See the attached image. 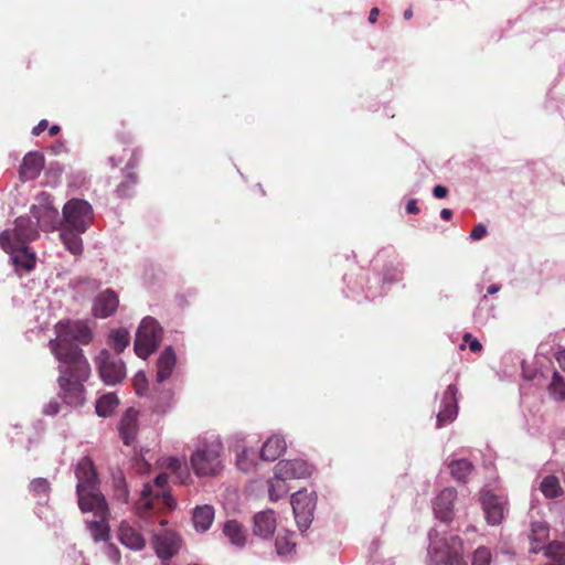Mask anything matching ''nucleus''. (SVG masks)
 <instances>
[{"instance_id": "nucleus-1", "label": "nucleus", "mask_w": 565, "mask_h": 565, "mask_svg": "<svg viewBox=\"0 0 565 565\" xmlns=\"http://www.w3.org/2000/svg\"><path fill=\"white\" fill-rule=\"evenodd\" d=\"M56 338L50 341V348L60 362L87 361L78 344L87 345L93 332L84 321H60L55 326Z\"/></svg>"}, {"instance_id": "nucleus-2", "label": "nucleus", "mask_w": 565, "mask_h": 565, "mask_svg": "<svg viewBox=\"0 0 565 565\" xmlns=\"http://www.w3.org/2000/svg\"><path fill=\"white\" fill-rule=\"evenodd\" d=\"M58 372V396L70 406L82 405L85 401L84 382L90 375L88 361L61 362Z\"/></svg>"}, {"instance_id": "nucleus-3", "label": "nucleus", "mask_w": 565, "mask_h": 565, "mask_svg": "<svg viewBox=\"0 0 565 565\" xmlns=\"http://www.w3.org/2000/svg\"><path fill=\"white\" fill-rule=\"evenodd\" d=\"M76 493L79 509H92L88 503L103 504L106 498L99 490V481L90 458H82L75 469Z\"/></svg>"}, {"instance_id": "nucleus-4", "label": "nucleus", "mask_w": 565, "mask_h": 565, "mask_svg": "<svg viewBox=\"0 0 565 565\" xmlns=\"http://www.w3.org/2000/svg\"><path fill=\"white\" fill-rule=\"evenodd\" d=\"M222 450L223 446L220 441L199 447L190 458L194 473L199 477L217 476L224 468Z\"/></svg>"}, {"instance_id": "nucleus-5", "label": "nucleus", "mask_w": 565, "mask_h": 565, "mask_svg": "<svg viewBox=\"0 0 565 565\" xmlns=\"http://www.w3.org/2000/svg\"><path fill=\"white\" fill-rule=\"evenodd\" d=\"M429 553L434 565H467L463 542L458 535L431 543Z\"/></svg>"}, {"instance_id": "nucleus-6", "label": "nucleus", "mask_w": 565, "mask_h": 565, "mask_svg": "<svg viewBox=\"0 0 565 565\" xmlns=\"http://www.w3.org/2000/svg\"><path fill=\"white\" fill-rule=\"evenodd\" d=\"M162 338V328L152 317H146L141 320L135 339V352L146 360L159 347Z\"/></svg>"}, {"instance_id": "nucleus-7", "label": "nucleus", "mask_w": 565, "mask_h": 565, "mask_svg": "<svg viewBox=\"0 0 565 565\" xmlns=\"http://www.w3.org/2000/svg\"><path fill=\"white\" fill-rule=\"evenodd\" d=\"M39 237L38 226L29 216H19L13 230H6L0 234V247L3 250H14L15 247L26 245Z\"/></svg>"}, {"instance_id": "nucleus-8", "label": "nucleus", "mask_w": 565, "mask_h": 565, "mask_svg": "<svg viewBox=\"0 0 565 565\" xmlns=\"http://www.w3.org/2000/svg\"><path fill=\"white\" fill-rule=\"evenodd\" d=\"M93 217L90 204L82 199H72L63 207L64 228L85 233Z\"/></svg>"}, {"instance_id": "nucleus-9", "label": "nucleus", "mask_w": 565, "mask_h": 565, "mask_svg": "<svg viewBox=\"0 0 565 565\" xmlns=\"http://www.w3.org/2000/svg\"><path fill=\"white\" fill-rule=\"evenodd\" d=\"M99 377L107 385H116L126 377V366L121 359H117L106 349H103L94 359Z\"/></svg>"}, {"instance_id": "nucleus-10", "label": "nucleus", "mask_w": 565, "mask_h": 565, "mask_svg": "<svg viewBox=\"0 0 565 565\" xmlns=\"http://www.w3.org/2000/svg\"><path fill=\"white\" fill-rule=\"evenodd\" d=\"M168 483V476L166 473H160L154 479V484L159 489L158 492H154L150 484H145L141 491V498L138 501L137 509L138 510H151L154 509L159 501H162V504L168 509H173L175 502L169 492L164 491V487Z\"/></svg>"}, {"instance_id": "nucleus-11", "label": "nucleus", "mask_w": 565, "mask_h": 565, "mask_svg": "<svg viewBox=\"0 0 565 565\" xmlns=\"http://www.w3.org/2000/svg\"><path fill=\"white\" fill-rule=\"evenodd\" d=\"M92 509H81L82 512H93L98 520L88 521L87 529L94 541H107L109 539V508L106 500L97 507V503H88Z\"/></svg>"}, {"instance_id": "nucleus-12", "label": "nucleus", "mask_w": 565, "mask_h": 565, "mask_svg": "<svg viewBox=\"0 0 565 565\" xmlns=\"http://www.w3.org/2000/svg\"><path fill=\"white\" fill-rule=\"evenodd\" d=\"M291 505L299 530L306 531L313 519V499L306 491H297L291 497Z\"/></svg>"}, {"instance_id": "nucleus-13", "label": "nucleus", "mask_w": 565, "mask_h": 565, "mask_svg": "<svg viewBox=\"0 0 565 565\" xmlns=\"http://www.w3.org/2000/svg\"><path fill=\"white\" fill-rule=\"evenodd\" d=\"M486 520L490 525H499L504 519V511L508 504L505 498L484 491L480 498Z\"/></svg>"}, {"instance_id": "nucleus-14", "label": "nucleus", "mask_w": 565, "mask_h": 565, "mask_svg": "<svg viewBox=\"0 0 565 565\" xmlns=\"http://www.w3.org/2000/svg\"><path fill=\"white\" fill-rule=\"evenodd\" d=\"M153 546L160 558L170 559L179 552L181 539L175 532L164 530L154 535Z\"/></svg>"}, {"instance_id": "nucleus-15", "label": "nucleus", "mask_w": 565, "mask_h": 565, "mask_svg": "<svg viewBox=\"0 0 565 565\" xmlns=\"http://www.w3.org/2000/svg\"><path fill=\"white\" fill-rule=\"evenodd\" d=\"M313 468L305 460H281L275 466L277 478L301 479L310 477Z\"/></svg>"}, {"instance_id": "nucleus-16", "label": "nucleus", "mask_w": 565, "mask_h": 565, "mask_svg": "<svg viewBox=\"0 0 565 565\" xmlns=\"http://www.w3.org/2000/svg\"><path fill=\"white\" fill-rule=\"evenodd\" d=\"M457 393L458 388L454 384L448 385L447 390L444 392L441 408L437 414V427H444L457 417Z\"/></svg>"}, {"instance_id": "nucleus-17", "label": "nucleus", "mask_w": 565, "mask_h": 565, "mask_svg": "<svg viewBox=\"0 0 565 565\" xmlns=\"http://www.w3.org/2000/svg\"><path fill=\"white\" fill-rule=\"evenodd\" d=\"M31 214L38 222L36 226L44 231L54 230L60 223L58 211L46 199L43 203L33 205Z\"/></svg>"}, {"instance_id": "nucleus-18", "label": "nucleus", "mask_w": 565, "mask_h": 565, "mask_svg": "<svg viewBox=\"0 0 565 565\" xmlns=\"http://www.w3.org/2000/svg\"><path fill=\"white\" fill-rule=\"evenodd\" d=\"M457 491L454 488H446L439 492L434 501V512L437 519L443 522H450L454 514V503Z\"/></svg>"}, {"instance_id": "nucleus-19", "label": "nucleus", "mask_w": 565, "mask_h": 565, "mask_svg": "<svg viewBox=\"0 0 565 565\" xmlns=\"http://www.w3.org/2000/svg\"><path fill=\"white\" fill-rule=\"evenodd\" d=\"M118 305L117 294L111 289H106L95 298L93 315L97 318H108L115 313Z\"/></svg>"}, {"instance_id": "nucleus-20", "label": "nucleus", "mask_w": 565, "mask_h": 565, "mask_svg": "<svg viewBox=\"0 0 565 565\" xmlns=\"http://www.w3.org/2000/svg\"><path fill=\"white\" fill-rule=\"evenodd\" d=\"M44 167V157L40 152H28L22 160L19 169L20 180L31 181L38 178Z\"/></svg>"}, {"instance_id": "nucleus-21", "label": "nucleus", "mask_w": 565, "mask_h": 565, "mask_svg": "<svg viewBox=\"0 0 565 565\" xmlns=\"http://www.w3.org/2000/svg\"><path fill=\"white\" fill-rule=\"evenodd\" d=\"M138 411L128 408L119 422V433L125 445H131L138 433Z\"/></svg>"}, {"instance_id": "nucleus-22", "label": "nucleus", "mask_w": 565, "mask_h": 565, "mask_svg": "<svg viewBox=\"0 0 565 565\" xmlns=\"http://www.w3.org/2000/svg\"><path fill=\"white\" fill-rule=\"evenodd\" d=\"M277 526L275 512L273 510L260 511L254 515V534L262 539H269Z\"/></svg>"}, {"instance_id": "nucleus-23", "label": "nucleus", "mask_w": 565, "mask_h": 565, "mask_svg": "<svg viewBox=\"0 0 565 565\" xmlns=\"http://www.w3.org/2000/svg\"><path fill=\"white\" fill-rule=\"evenodd\" d=\"M118 537L122 545L134 551H141L146 546V540L141 533L127 522L120 524Z\"/></svg>"}, {"instance_id": "nucleus-24", "label": "nucleus", "mask_w": 565, "mask_h": 565, "mask_svg": "<svg viewBox=\"0 0 565 565\" xmlns=\"http://www.w3.org/2000/svg\"><path fill=\"white\" fill-rule=\"evenodd\" d=\"M550 539V527L544 522H532L530 526L529 541L531 544L530 553L537 554L545 548V543Z\"/></svg>"}, {"instance_id": "nucleus-25", "label": "nucleus", "mask_w": 565, "mask_h": 565, "mask_svg": "<svg viewBox=\"0 0 565 565\" xmlns=\"http://www.w3.org/2000/svg\"><path fill=\"white\" fill-rule=\"evenodd\" d=\"M6 252L11 254V260L17 271L22 269L29 273L34 269L36 257L35 254L32 253L26 245L15 247L14 250L12 249Z\"/></svg>"}, {"instance_id": "nucleus-26", "label": "nucleus", "mask_w": 565, "mask_h": 565, "mask_svg": "<svg viewBox=\"0 0 565 565\" xmlns=\"http://www.w3.org/2000/svg\"><path fill=\"white\" fill-rule=\"evenodd\" d=\"M286 448L285 438L279 435H273L263 445L260 457L265 461H275L286 451Z\"/></svg>"}, {"instance_id": "nucleus-27", "label": "nucleus", "mask_w": 565, "mask_h": 565, "mask_svg": "<svg viewBox=\"0 0 565 565\" xmlns=\"http://www.w3.org/2000/svg\"><path fill=\"white\" fill-rule=\"evenodd\" d=\"M177 363V356L171 347H168L160 354L157 362V380L159 383L166 381L172 374Z\"/></svg>"}, {"instance_id": "nucleus-28", "label": "nucleus", "mask_w": 565, "mask_h": 565, "mask_svg": "<svg viewBox=\"0 0 565 565\" xmlns=\"http://www.w3.org/2000/svg\"><path fill=\"white\" fill-rule=\"evenodd\" d=\"M214 520V509L212 505L204 504L199 505L194 509L192 521L196 531L205 532L207 531Z\"/></svg>"}, {"instance_id": "nucleus-29", "label": "nucleus", "mask_w": 565, "mask_h": 565, "mask_svg": "<svg viewBox=\"0 0 565 565\" xmlns=\"http://www.w3.org/2000/svg\"><path fill=\"white\" fill-rule=\"evenodd\" d=\"M223 533L228 539V541L238 547H242L246 543V534L245 531L237 521L230 520L226 521L223 526Z\"/></svg>"}, {"instance_id": "nucleus-30", "label": "nucleus", "mask_w": 565, "mask_h": 565, "mask_svg": "<svg viewBox=\"0 0 565 565\" xmlns=\"http://www.w3.org/2000/svg\"><path fill=\"white\" fill-rule=\"evenodd\" d=\"M79 234L81 233L64 227L60 234V237L66 249L76 256L83 253V241Z\"/></svg>"}, {"instance_id": "nucleus-31", "label": "nucleus", "mask_w": 565, "mask_h": 565, "mask_svg": "<svg viewBox=\"0 0 565 565\" xmlns=\"http://www.w3.org/2000/svg\"><path fill=\"white\" fill-rule=\"evenodd\" d=\"M164 466L175 476V479L182 484H185L188 480L191 478L184 460H181L175 457H169L164 460Z\"/></svg>"}, {"instance_id": "nucleus-32", "label": "nucleus", "mask_w": 565, "mask_h": 565, "mask_svg": "<svg viewBox=\"0 0 565 565\" xmlns=\"http://www.w3.org/2000/svg\"><path fill=\"white\" fill-rule=\"evenodd\" d=\"M130 343V334L124 329L119 328L113 330L108 337V344L115 350L117 354H120Z\"/></svg>"}, {"instance_id": "nucleus-33", "label": "nucleus", "mask_w": 565, "mask_h": 565, "mask_svg": "<svg viewBox=\"0 0 565 565\" xmlns=\"http://www.w3.org/2000/svg\"><path fill=\"white\" fill-rule=\"evenodd\" d=\"M173 403V393L170 390L161 391L153 397L152 412L159 415L168 413Z\"/></svg>"}, {"instance_id": "nucleus-34", "label": "nucleus", "mask_w": 565, "mask_h": 565, "mask_svg": "<svg viewBox=\"0 0 565 565\" xmlns=\"http://www.w3.org/2000/svg\"><path fill=\"white\" fill-rule=\"evenodd\" d=\"M449 469L456 480L466 482L473 470V466L467 459H458L449 463Z\"/></svg>"}, {"instance_id": "nucleus-35", "label": "nucleus", "mask_w": 565, "mask_h": 565, "mask_svg": "<svg viewBox=\"0 0 565 565\" xmlns=\"http://www.w3.org/2000/svg\"><path fill=\"white\" fill-rule=\"evenodd\" d=\"M119 401L116 394L108 393L100 396L96 402V413L98 416L107 417L117 407Z\"/></svg>"}, {"instance_id": "nucleus-36", "label": "nucleus", "mask_w": 565, "mask_h": 565, "mask_svg": "<svg viewBox=\"0 0 565 565\" xmlns=\"http://www.w3.org/2000/svg\"><path fill=\"white\" fill-rule=\"evenodd\" d=\"M540 489L544 497L548 499L558 498L563 494V489L559 484V480L555 476L545 477L541 482Z\"/></svg>"}, {"instance_id": "nucleus-37", "label": "nucleus", "mask_w": 565, "mask_h": 565, "mask_svg": "<svg viewBox=\"0 0 565 565\" xmlns=\"http://www.w3.org/2000/svg\"><path fill=\"white\" fill-rule=\"evenodd\" d=\"M286 478H277L274 472V478L269 481V498L271 501H278L289 492Z\"/></svg>"}, {"instance_id": "nucleus-38", "label": "nucleus", "mask_w": 565, "mask_h": 565, "mask_svg": "<svg viewBox=\"0 0 565 565\" xmlns=\"http://www.w3.org/2000/svg\"><path fill=\"white\" fill-rule=\"evenodd\" d=\"M544 555L555 563L565 564V543L553 541L546 544Z\"/></svg>"}, {"instance_id": "nucleus-39", "label": "nucleus", "mask_w": 565, "mask_h": 565, "mask_svg": "<svg viewBox=\"0 0 565 565\" xmlns=\"http://www.w3.org/2000/svg\"><path fill=\"white\" fill-rule=\"evenodd\" d=\"M548 392L556 401L565 399V380L557 371H554L552 375Z\"/></svg>"}, {"instance_id": "nucleus-40", "label": "nucleus", "mask_w": 565, "mask_h": 565, "mask_svg": "<svg viewBox=\"0 0 565 565\" xmlns=\"http://www.w3.org/2000/svg\"><path fill=\"white\" fill-rule=\"evenodd\" d=\"M276 551L279 555H287L294 551L296 547V542L294 540V533L286 532L284 534H279L275 542Z\"/></svg>"}, {"instance_id": "nucleus-41", "label": "nucleus", "mask_w": 565, "mask_h": 565, "mask_svg": "<svg viewBox=\"0 0 565 565\" xmlns=\"http://www.w3.org/2000/svg\"><path fill=\"white\" fill-rule=\"evenodd\" d=\"M491 561L492 555L490 550L484 546H480L473 553L471 565H490Z\"/></svg>"}, {"instance_id": "nucleus-42", "label": "nucleus", "mask_w": 565, "mask_h": 565, "mask_svg": "<svg viewBox=\"0 0 565 565\" xmlns=\"http://www.w3.org/2000/svg\"><path fill=\"white\" fill-rule=\"evenodd\" d=\"M114 497L116 500L127 503L129 491L126 484V481L122 477H119L115 480V489H114Z\"/></svg>"}, {"instance_id": "nucleus-43", "label": "nucleus", "mask_w": 565, "mask_h": 565, "mask_svg": "<svg viewBox=\"0 0 565 565\" xmlns=\"http://www.w3.org/2000/svg\"><path fill=\"white\" fill-rule=\"evenodd\" d=\"M50 489V482L44 478H35L30 482V490L36 495H46Z\"/></svg>"}, {"instance_id": "nucleus-44", "label": "nucleus", "mask_w": 565, "mask_h": 565, "mask_svg": "<svg viewBox=\"0 0 565 565\" xmlns=\"http://www.w3.org/2000/svg\"><path fill=\"white\" fill-rule=\"evenodd\" d=\"M138 164V156L137 152L132 151L130 154V159L128 160L126 164V177L129 179L131 184H135L137 182V174L135 173L134 169Z\"/></svg>"}, {"instance_id": "nucleus-45", "label": "nucleus", "mask_w": 565, "mask_h": 565, "mask_svg": "<svg viewBox=\"0 0 565 565\" xmlns=\"http://www.w3.org/2000/svg\"><path fill=\"white\" fill-rule=\"evenodd\" d=\"M465 343H468L469 349L473 353H479L482 350L480 341L471 335V333H465L462 338Z\"/></svg>"}, {"instance_id": "nucleus-46", "label": "nucleus", "mask_w": 565, "mask_h": 565, "mask_svg": "<svg viewBox=\"0 0 565 565\" xmlns=\"http://www.w3.org/2000/svg\"><path fill=\"white\" fill-rule=\"evenodd\" d=\"M106 554L108 556V558L115 564V565H118L120 563V559H121V556H120V551L118 550L117 546H115L114 544H108L106 546Z\"/></svg>"}, {"instance_id": "nucleus-47", "label": "nucleus", "mask_w": 565, "mask_h": 565, "mask_svg": "<svg viewBox=\"0 0 565 565\" xmlns=\"http://www.w3.org/2000/svg\"><path fill=\"white\" fill-rule=\"evenodd\" d=\"M134 385L138 395H142L147 387V379L145 374L138 373L135 376Z\"/></svg>"}, {"instance_id": "nucleus-48", "label": "nucleus", "mask_w": 565, "mask_h": 565, "mask_svg": "<svg viewBox=\"0 0 565 565\" xmlns=\"http://www.w3.org/2000/svg\"><path fill=\"white\" fill-rule=\"evenodd\" d=\"M486 234H487V227L483 224L479 223L472 228V231L470 233V238L473 241H479V239L483 238L486 236Z\"/></svg>"}, {"instance_id": "nucleus-49", "label": "nucleus", "mask_w": 565, "mask_h": 565, "mask_svg": "<svg viewBox=\"0 0 565 565\" xmlns=\"http://www.w3.org/2000/svg\"><path fill=\"white\" fill-rule=\"evenodd\" d=\"M49 126V122L46 119H42L39 121V124L33 127L32 135L33 136H40Z\"/></svg>"}, {"instance_id": "nucleus-50", "label": "nucleus", "mask_w": 565, "mask_h": 565, "mask_svg": "<svg viewBox=\"0 0 565 565\" xmlns=\"http://www.w3.org/2000/svg\"><path fill=\"white\" fill-rule=\"evenodd\" d=\"M433 194L437 199H444L448 194V189L444 185H436L433 190Z\"/></svg>"}, {"instance_id": "nucleus-51", "label": "nucleus", "mask_w": 565, "mask_h": 565, "mask_svg": "<svg viewBox=\"0 0 565 565\" xmlns=\"http://www.w3.org/2000/svg\"><path fill=\"white\" fill-rule=\"evenodd\" d=\"M406 212L408 214H417L419 213V207L417 206V200L412 199L406 204Z\"/></svg>"}, {"instance_id": "nucleus-52", "label": "nucleus", "mask_w": 565, "mask_h": 565, "mask_svg": "<svg viewBox=\"0 0 565 565\" xmlns=\"http://www.w3.org/2000/svg\"><path fill=\"white\" fill-rule=\"evenodd\" d=\"M555 359L559 364L561 369L565 372V349L559 350L555 353Z\"/></svg>"}, {"instance_id": "nucleus-53", "label": "nucleus", "mask_w": 565, "mask_h": 565, "mask_svg": "<svg viewBox=\"0 0 565 565\" xmlns=\"http://www.w3.org/2000/svg\"><path fill=\"white\" fill-rule=\"evenodd\" d=\"M379 15H380V10L377 8L371 9L370 14H369V22L372 24L375 23L377 21Z\"/></svg>"}, {"instance_id": "nucleus-54", "label": "nucleus", "mask_w": 565, "mask_h": 565, "mask_svg": "<svg viewBox=\"0 0 565 565\" xmlns=\"http://www.w3.org/2000/svg\"><path fill=\"white\" fill-rule=\"evenodd\" d=\"M117 193L119 196H126L128 194V185L126 183H121L117 186Z\"/></svg>"}, {"instance_id": "nucleus-55", "label": "nucleus", "mask_w": 565, "mask_h": 565, "mask_svg": "<svg viewBox=\"0 0 565 565\" xmlns=\"http://www.w3.org/2000/svg\"><path fill=\"white\" fill-rule=\"evenodd\" d=\"M452 216V212L449 209H443L440 211V217L445 221H449Z\"/></svg>"}, {"instance_id": "nucleus-56", "label": "nucleus", "mask_w": 565, "mask_h": 565, "mask_svg": "<svg viewBox=\"0 0 565 565\" xmlns=\"http://www.w3.org/2000/svg\"><path fill=\"white\" fill-rule=\"evenodd\" d=\"M124 161V157L116 158L115 156H111L109 158V162L113 167H118Z\"/></svg>"}, {"instance_id": "nucleus-57", "label": "nucleus", "mask_w": 565, "mask_h": 565, "mask_svg": "<svg viewBox=\"0 0 565 565\" xmlns=\"http://www.w3.org/2000/svg\"><path fill=\"white\" fill-rule=\"evenodd\" d=\"M61 128L58 125H52L50 128H49V134L50 136H56L58 132H60Z\"/></svg>"}, {"instance_id": "nucleus-58", "label": "nucleus", "mask_w": 565, "mask_h": 565, "mask_svg": "<svg viewBox=\"0 0 565 565\" xmlns=\"http://www.w3.org/2000/svg\"><path fill=\"white\" fill-rule=\"evenodd\" d=\"M500 290V287L498 285H491L488 287V294L493 295Z\"/></svg>"}, {"instance_id": "nucleus-59", "label": "nucleus", "mask_w": 565, "mask_h": 565, "mask_svg": "<svg viewBox=\"0 0 565 565\" xmlns=\"http://www.w3.org/2000/svg\"><path fill=\"white\" fill-rule=\"evenodd\" d=\"M237 466H238V468H239V469H242V470H244V471H247V470H248V468L244 466V458H243V456H241V457L238 458V460H237Z\"/></svg>"}, {"instance_id": "nucleus-60", "label": "nucleus", "mask_w": 565, "mask_h": 565, "mask_svg": "<svg viewBox=\"0 0 565 565\" xmlns=\"http://www.w3.org/2000/svg\"><path fill=\"white\" fill-rule=\"evenodd\" d=\"M412 17H413V10H412L411 8H409V9H407V10H405V12H404V19H405V20H409V19H412Z\"/></svg>"}, {"instance_id": "nucleus-61", "label": "nucleus", "mask_w": 565, "mask_h": 565, "mask_svg": "<svg viewBox=\"0 0 565 565\" xmlns=\"http://www.w3.org/2000/svg\"><path fill=\"white\" fill-rule=\"evenodd\" d=\"M545 565H565V564L552 562V563H547Z\"/></svg>"}, {"instance_id": "nucleus-62", "label": "nucleus", "mask_w": 565, "mask_h": 565, "mask_svg": "<svg viewBox=\"0 0 565 565\" xmlns=\"http://www.w3.org/2000/svg\"><path fill=\"white\" fill-rule=\"evenodd\" d=\"M54 413H57V406L54 407V411L52 412V414Z\"/></svg>"}]
</instances>
